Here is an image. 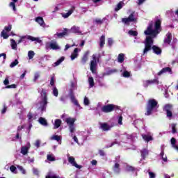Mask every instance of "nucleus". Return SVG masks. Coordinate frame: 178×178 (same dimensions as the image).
Returning a JSON list of instances; mask_svg holds the SVG:
<instances>
[{
    "instance_id": "39",
    "label": "nucleus",
    "mask_w": 178,
    "mask_h": 178,
    "mask_svg": "<svg viewBox=\"0 0 178 178\" xmlns=\"http://www.w3.org/2000/svg\"><path fill=\"white\" fill-rule=\"evenodd\" d=\"M88 82H89L90 87H93L95 86L94 78H92V76H90L88 78Z\"/></svg>"
},
{
    "instance_id": "7",
    "label": "nucleus",
    "mask_w": 178,
    "mask_h": 178,
    "mask_svg": "<svg viewBox=\"0 0 178 178\" xmlns=\"http://www.w3.org/2000/svg\"><path fill=\"white\" fill-rule=\"evenodd\" d=\"M92 60H90V70L92 73H95L97 71V63L99 62V58H97V56L95 54H93L92 56Z\"/></svg>"
},
{
    "instance_id": "5",
    "label": "nucleus",
    "mask_w": 178,
    "mask_h": 178,
    "mask_svg": "<svg viewBox=\"0 0 178 178\" xmlns=\"http://www.w3.org/2000/svg\"><path fill=\"white\" fill-rule=\"evenodd\" d=\"M41 98H42V106H41V111H45L47 108V105H48V97L47 96V90L42 89V92L40 93Z\"/></svg>"
},
{
    "instance_id": "22",
    "label": "nucleus",
    "mask_w": 178,
    "mask_h": 178,
    "mask_svg": "<svg viewBox=\"0 0 178 178\" xmlns=\"http://www.w3.org/2000/svg\"><path fill=\"white\" fill-rule=\"evenodd\" d=\"M113 170L114 173H116V175H119L120 173V164L118 163H115L113 167Z\"/></svg>"
},
{
    "instance_id": "9",
    "label": "nucleus",
    "mask_w": 178,
    "mask_h": 178,
    "mask_svg": "<svg viewBox=\"0 0 178 178\" xmlns=\"http://www.w3.org/2000/svg\"><path fill=\"white\" fill-rule=\"evenodd\" d=\"M24 40H30L31 41H36L39 44L41 43V40L39 38H35L31 35H24L21 36L20 39L18 40L17 44H20L24 41Z\"/></svg>"
},
{
    "instance_id": "48",
    "label": "nucleus",
    "mask_w": 178,
    "mask_h": 178,
    "mask_svg": "<svg viewBox=\"0 0 178 178\" xmlns=\"http://www.w3.org/2000/svg\"><path fill=\"white\" fill-rule=\"evenodd\" d=\"M47 158V161H50V162H54V161H55V157L52 156L51 154H48Z\"/></svg>"
},
{
    "instance_id": "20",
    "label": "nucleus",
    "mask_w": 178,
    "mask_h": 178,
    "mask_svg": "<svg viewBox=\"0 0 178 178\" xmlns=\"http://www.w3.org/2000/svg\"><path fill=\"white\" fill-rule=\"evenodd\" d=\"M36 23H38L41 27H45V22H44V18L42 17H37L35 18Z\"/></svg>"
},
{
    "instance_id": "27",
    "label": "nucleus",
    "mask_w": 178,
    "mask_h": 178,
    "mask_svg": "<svg viewBox=\"0 0 178 178\" xmlns=\"http://www.w3.org/2000/svg\"><path fill=\"white\" fill-rule=\"evenodd\" d=\"M99 45L101 49L104 48V45H105V35H102L99 38Z\"/></svg>"
},
{
    "instance_id": "42",
    "label": "nucleus",
    "mask_w": 178,
    "mask_h": 178,
    "mask_svg": "<svg viewBox=\"0 0 178 178\" xmlns=\"http://www.w3.org/2000/svg\"><path fill=\"white\" fill-rule=\"evenodd\" d=\"M107 42L109 48H111L112 45H113V39L111 38H108Z\"/></svg>"
},
{
    "instance_id": "29",
    "label": "nucleus",
    "mask_w": 178,
    "mask_h": 178,
    "mask_svg": "<svg viewBox=\"0 0 178 178\" xmlns=\"http://www.w3.org/2000/svg\"><path fill=\"white\" fill-rule=\"evenodd\" d=\"M60 124H62V120L56 119L54 122V129H59V127H60Z\"/></svg>"
},
{
    "instance_id": "30",
    "label": "nucleus",
    "mask_w": 178,
    "mask_h": 178,
    "mask_svg": "<svg viewBox=\"0 0 178 178\" xmlns=\"http://www.w3.org/2000/svg\"><path fill=\"white\" fill-rule=\"evenodd\" d=\"M29 147L27 146H23L21 147V154H22V155H27V154H29Z\"/></svg>"
},
{
    "instance_id": "54",
    "label": "nucleus",
    "mask_w": 178,
    "mask_h": 178,
    "mask_svg": "<svg viewBox=\"0 0 178 178\" xmlns=\"http://www.w3.org/2000/svg\"><path fill=\"white\" fill-rule=\"evenodd\" d=\"M33 175H35V176H38V175H40V171H38V169L37 168H33Z\"/></svg>"
},
{
    "instance_id": "10",
    "label": "nucleus",
    "mask_w": 178,
    "mask_h": 178,
    "mask_svg": "<svg viewBox=\"0 0 178 178\" xmlns=\"http://www.w3.org/2000/svg\"><path fill=\"white\" fill-rule=\"evenodd\" d=\"M12 30V25H8V26L4 27V30H3L1 33V36L3 37L4 40H7V38H9V35L6 33H9Z\"/></svg>"
},
{
    "instance_id": "46",
    "label": "nucleus",
    "mask_w": 178,
    "mask_h": 178,
    "mask_svg": "<svg viewBox=\"0 0 178 178\" xmlns=\"http://www.w3.org/2000/svg\"><path fill=\"white\" fill-rule=\"evenodd\" d=\"M127 172H134L136 168L131 165H128L127 166Z\"/></svg>"
},
{
    "instance_id": "34",
    "label": "nucleus",
    "mask_w": 178,
    "mask_h": 178,
    "mask_svg": "<svg viewBox=\"0 0 178 178\" xmlns=\"http://www.w3.org/2000/svg\"><path fill=\"white\" fill-rule=\"evenodd\" d=\"M160 156H161L163 162H168V156H165V152L163 151V149L161 150L160 153Z\"/></svg>"
},
{
    "instance_id": "15",
    "label": "nucleus",
    "mask_w": 178,
    "mask_h": 178,
    "mask_svg": "<svg viewBox=\"0 0 178 178\" xmlns=\"http://www.w3.org/2000/svg\"><path fill=\"white\" fill-rule=\"evenodd\" d=\"M159 81L158 79H152V80H147L143 83L144 87H148V86H150V84H159Z\"/></svg>"
},
{
    "instance_id": "21",
    "label": "nucleus",
    "mask_w": 178,
    "mask_h": 178,
    "mask_svg": "<svg viewBox=\"0 0 178 178\" xmlns=\"http://www.w3.org/2000/svg\"><path fill=\"white\" fill-rule=\"evenodd\" d=\"M100 127L103 131H108V130H111V126L106 122L100 124Z\"/></svg>"
},
{
    "instance_id": "16",
    "label": "nucleus",
    "mask_w": 178,
    "mask_h": 178,
    "mask_svg": "<svg viewBox=\"0 0 178 178\" xmlns=\"http://www.w3.org/2000/svg\"><path fill=\"white\" fill-rule=\"evenodd\" d=\"M49 48L50 49H53V51H58V49H60V47L58 45V43L56 42H51L49 45Z\"/></svg>"
},
{
    "instance_id": "56",
    "label": "nucleus",
    "mask_w": 178,
    "mask_h": 178,
    "mask_svg": "<svg viewBox=\"0 0 178 178\" xmlns=\"http://www.w3.org/2000/svg\"><path fill=\"white\" fill-rule=\"evenodd\" d=\"M38 79H40V74L35 73L34 75L33 81H37V80H38Z\"/></svg>"
},
{
    "instance_id": "59",
    "label": "nucleus",
    "mask_w": 178,
    "mask_h": 178,
    "mask_svg": "<svg viewBox=\"0 0 178 178\" xmlns=\"http://www.w3.org/2000/svg\"><path fill=\"white\" fill-rule=\"evenodd\" d=\"M171 144L172 147H175L176 145V138H171Z\"/></svg>"
},
{
    "instance_id": "64",
    "label": "nucleus",
    "mask_w": 178,
    "mask_h": 178,
    "mask_svg": "<svg viewBox=\"0 0 178 178\" xmlns=\"http://www.w3.org/2000/svg\"><path fill=\"white\" fill-rule=\"evenodd\" d=\"M149 178H154L155 177V173H154L152 172H149Z\"/></svg>"
},
{
    "instance_id": "38",
    "label": "nucleus",
    "mask_w": 178,
    "mask_h": 178,
    "mask_svg": "<svg viewBox=\"0 0 178 178\" xmlns=\"http://www.w3.org/2000/svg\"><path fill=\"white\" fill-rule=\"evenodd\" d=\"M63 60H65V57H60L56 62L54 63V66H59V64L61 62H63Z\"/></svg>"
},
{
    "instance_id": "4",
    "label": "nucleus",
    "mask_w": 178,
    "mask_h": 178,
    "mask_svg": "<svg viewBox=\"0 0 178 178\" xmlns=\"http://www.w3.org/2000/svg\"><path fill=\"white\" fill-rule=\"evenodd\" d=\"M120 109V106L115 104H108L107 105L103 106L101 108V111L104 113H110V112H113V111H119Z\"/></svg>"
},
{
    "instance_id": "63",
    "label": "nucleus",
    "mask_w": 178,
    "mask_h": 178,
    "mask_svg": "<svg viewBox=\"0 0 178 178\" xmlns=\"http://www.w3.org/2000/svg\"><path fill=\"white\" fill-rule=\"evenodd\" d=\"M3 84L4 86H8V84H9V79L6 78L5 80L3 81Z\"/></svg>"
},
{
    "instance_id": "18",
    "label": "nucleus",
    "mask_w": 178,
    "mask_h": 178,
    "mask_svg": "<svg viewBox=\"0 0 178 178\" xmlns=\"http://www.w3.org/2000/svg\"><path fill=\"white\" fill-rule=\"evenodd\" d=\"M166 38L164 40V44H168V45H170V42H172V33L170 32H168L165 35Z\"/></svg>"
},
{
    "instance_id": "35",
    "label": "nucleus",
    "mask_w": 178,
    "mask_h": 178,
    "mask_svg": "<svg viewBox=\"0 0 178 178\" xmlns=\"http://www.w3.org/2000/svg\"><path fill=\"white\" fill-rule=\"evenodd\" d=\"M15 2H17V0H13L12 2L10 3L9 6L10 8H13V10H14V12H16V4Z\"/></svg>"
},
{
    "instance_id": "32",
    "label": "nucleus",
    "mask_w": 178,
    "mask_h": 178,
    "mask_svg": "<svg viewBox=\"0 0 178 178\" xmlns=\"http://www.w3.org/2000/svg\"><path fill=\"white\" fill-rule=\"evenodd\" d=\"M39 123H40L42 126H48V122L45 118L40 117L39 118Z\"/></svg>"
},
{
    "instance_id": "17",
    "label": "nucleus",
    "mask_w": 178,
    "mask_h": 178,
    "mask_svg": "<svg viewBox=\"0 0 178 178\" xmlns=\"http://www.w3.org/2000/svg\"><path fill=\"white\" fill-rule=\"evenodd\" d=\"M172 73V68L169 67H166L163 68L160 72H158V76H162L163 73Z\"/></svg>"
},
{
    "instance_id": "1",
    "label": "nucleus",
    "mask_w": 178,
    "mask_h": 178,
    "mask_svg": "<svg viewBox=\"0 0 178 178\" xmlns=\"http://www.w3.org/2000/svg\"><path fill=\"white\" fill-rule=\"evenodd\" d=\"M162 24V21L158 19L154 22H154H150L147 26V30L144 31L145 35H152V37L155 38L161 31V25Z\"/></svg>"
},
{
    "instance_id": "11",
    "label": "nucleus",
    "mask_w": 178,
    "mask_h": 178,
    "mask_svg": "<svg viewBox=\"0 0 178 178\" xmlns=\"http://www.w3.org/2000/svg\"><path fill=\"white\" fill-rule=\"evenodd\" d=\"M69 95L71 99V102H72V104H74V105H75L76 106L80 107V104H79V101L76 99V97L74 96V92H73V90H70Z\"/></svg>"
},
{
    "instance_id": "6",
    "label": "nucleus",
    "mask_w": 178,
    "mask_h": 178,
    "mask_svg": "<svg viewBox=\"0 0 178 178\" xmlns=\"http://www.w3.org/2000/svg\"><path fill=\"white\" fill-rule=\"evenodd\" d=\"M163 112H165L167 118L169 120H172V118H173V105L170 104H167L163 107Z\"/></svg>"
},
{
    "instance_id": "44",
    "label": "nucleus",
    "mask_w": 178,
    "mask_h": 178,
    "mask_svg": "<svg viewBox=\"0 0 178 178\" xmlns=\"http://www.w3.org/2000/svg\"><path fill=\"white\" fill-rule=\"evenodd\" d=\"M17 168L19 169V172L22 173V175H26V170H24L23 166L18 165Z\"/></svg>"
},
{
    "instance_id": "24",
    "label": "nucleus",
    "mask_w": 178,
    "mask_h": 178,
    "mask_svg": "<svg viewBox=\"0 0 178 178\" xmlns=\"http://www.w3.org/2000/svg\"><path fill=\"white\" fill-rule=\"evenodd\" d=\"M79 56V48H75L73 53L71 54V60H74Z\"/></svg>"
},
{
    "instance_id": "41",
    "label": "nucleus",
    "mask_w": 178,
    "mask_h": 178,
    "mask_svg": "<svg viewBox=\"0 0 178 178\" xmlns=\"http://www.w3.org/2000/svg\"><path fill=\"white\" fill-rule=\"evenodd\" d=\"M34 55H35V53H34L33 51H29L28 52V56L29 59H33V58H34Z\"/></svg>"
},
{
    "instance_id": "58",
    "label": "nucleus",
    "mask_w": 178,
    "mask_h": 178,
    "mask_svg": "<svg viewBox=\"0 0 178 178\" xmlns=\"http://www.w3.org/2000/svg\"><path fill=\"white\" fill-rule=\"evenodd\" d=\"M123 116L120 115L119 118H118V124H123Z\"/></svg>"
},
{
    "instance_id": "61",
    "label": "nucleus",
    "mask_w": 178,
    "mask_h": 178,
    "mask_svg": "<svg viewBox=\"0 0 178 178\" xmlns=\"http://www.w3.org/2000/svg\"><path fill=\"white\" fill-rule=\"evenodd\" d=\"M99 154L100 156H105V152L102 149L99 150Z\"/></svg>"
},
{
    "instance_id": "37",
    "label": "nucleus",
    "mask_w": 178,
    "mask_h": 178,
    "mask_svg": "<svg viewBox=\"0 0 178 178\" xmlns=\"http://www.w3.org/2000/svg\"><path fill=\"white\" fill-rule=\"evenodd\" d=\"M128 34H129V35H132L133 37H137V35H138V33L133 30L129 31Z\"/></svg>"
},
{
    "instance_id": "57",
    "label": "nucleus",
    "mask_w": 178,
    "mask_h": 178,
    "mask_svg": "<svg viewBox=\"0 0 178 178\" xmlns=\"http://www.w3.org/2000/svg\"><path fill=\"white\" fill-rule=\"evenodd\" d=\"M95 23H97V24H102V23H104V20L101 19H96Z\"/></svg>"
},
{
    "instance_id": "33",
    "label": "nucleus",
    "mask_w": 178,
    "mask_h": 178,
    "mask_svg": "<svg viewBox=\"0 0 178 178\" xmlns=\"http://www.w3.org/2000/svg\"><path fill=\"white\" fill-rule=\"evenodd\" d=\"M118 62H119V63H123V62H124V54H120L118 55Z\"/></svg>"
},
{
    "instance_id": "43",
    "label": "nucleus",
    "mask_w": 178,
    "mask_h": 178,
    "mask_svg": "<svg viewBox=\"0 0 178 178\" xmlns=\"http://www.w3.org/2000/svg\"><path fill=\"white\" fill-rule=\"evenodd\" d=\"M172 133L173 134H176L177 133V130L176 129V124H172Z\"/></svg>"
},
{
    "instance_id": "45",
    "label": "nucleus",
    "mask_w": 178,
    "mask_h": 178,
    "mask_svg": "<svg viewBox=\"0 0 178 178\" xmlns=\"http://www.w3.org/2000/svg\"><path fill=\"white\" fill-rule=\"evenodd\" d=\"M59 94V92L58 91V88L56 87H54L53 88V95H54V97H58Z\"/></svg>"
},
{
    "instance_id": "8",
    "label": "nucleus",
    "mask_w": 178,
    "mask_h": 178,
    "mask_svg": "<svg viewBox=\"0 0 178 178\" xmlns=\"http://www.w3.org/2000/svg\"><path fill=\"white\" fill-rule=\"evenodd\" d=\"M67 124L69 126V130L70 133H74L76 128L74 127V122H76V118H67L65 119Z\"/></svg>"
},
{
    "instance_id": "36",
    "label": "nucleus",
    "mask_w": 178,
    "mask_h": 178,
    "mask_svg": "<svg viewBox=\"0 0 178 178\" xmlns=\"http://www.w3.org/2000/svg\"><path fill=\"white\" fill-rule=\"evenodd\" d=\"M123 8V2H120L118 3L117 7L115 8V12L120 10Z\"/></svg>"
},
{
    "instance_id": "52",
    "label": "nucleus",
    "mask_w": 178,
    "mask_h": 178,
    "mask_svg": "<svg viewBox=\"0 0 178 178\" xmlns=\"http://www.w3.org/2000/svg\"><path fill=\"white\" fill-rule=\"evenodd\" d=\"M6 88H17V85L12 84V85H7Z\"/></svg>"
},
{
    "instance_id": "25",
    "label": "nucleus",
    "mask_w": 178,
    "mask_h": 178,
    "mask_svg": "<svg viewBox=\"0 0 178 178\" xmlns=\"http://www.w3.org/2000/svg\"><path fill=\"white\" fill-rule=\"evenodd\" d=\"M73 12H74V7L71 8L67 13H62V17H64V19H67L69 16H70Z\"/></svg>"
},
{
    "instance_id": "26",
    "label": "nucleus",
    "mask_w": 178,
    "mask_h": 178,
    "mask_svg": "<svg viewBox=\"0 0 178 178\" xmlns=\"http://www.w3.org/2000/svg\"><path fill=\"white\" fill-rule=\"evenodd\" d=\"M71 33H74L75 34H81L80 31V27L74 26L70 29Z\"/></svg>"
},
{
    "instance_id": "53",
    "label": "nucleus",
    "mask_w": 178,
    "mask_h": 178,
    "mask_svg": "<svg viewBox=\"0 0 178 178\" xmlns=\"http://www.w3.org/2000/svg\"><path fill=\"white\" fill-rule=\"evenodd\" d=\"M10 172H12L13 173H16V166L15 165H11L10 167Z\"/></svg>"
},
{
    "instance_id": "13",
    "label": "nucleus",
    "mask_w": 178,
    "mask_h": 178,
    "mask_svg": "<svg viewBox=\"0 0 178 178\" xmlns=\"http://www.w3.org/2000/svg\"><path fill=\"white\" fill-rule=\"evenodd\" d=\"M136 19H134V14L131 13L127 18H122V22L127 24L128 23H131V22H134Z\"/></svg>"
},
{
    "instance_id": "55",
    "label": "nucleus",
    "mask_w": 178,
    "mask_h": 178,
    "mask_svg": "<svg viewBox=\"0 0 178 178\" xmlns=\"http://www.w3.org/2000/svg\"><path fill=\"white\" fill-rule=\"evenodd\" d=\"M71 137H73L74 141L75 143H76L77 144H79V139L77 138V136H73V133H72Z\"/></svg>"
},
{
    "instance_id": "28",
    "label": "nucleus",
    "mask_w": 178,
    "mask_h": 178,
    "mask_svg": "<svg viewBox=\"0 0 178 178\" xmlns=\"http://www.w3.org/2000/svg\"><path fill=\"white\" fill-rule=\"evenodd\" d=\"M142 137L144 141H146V143H149V141H152V140H154V138L149 135L143 134Z\"/></svg>"
},
{
    "instance_id": "2",
    "label": "nucleus",
    "mask_w": 178,
    "mask_h": 178,
    "mask_svg": "<svg viewBox=\"0 0 178 178\" xmlns=\"http://www.w3.org/2000/svg\"><path fill=\"white\" fill-rule=\"evenodd\" d=\"M154 44V40L152 37L147 36L145 42V49L143 50V54H147L149 51L153 50V52L156 54V55H161L162 54V49L159 48L158 46H152Z\"/></svg>"
},
{
    "instance_id": "50",
    "label": "nucleus",
    "mask_w": 178,
    "mask_h": 178,
    "mask_svg": "<svg viewBox=\"0 0 178 178\" xmlns=\"http://www.w3.org/2000/svg\"><path fill=\"white\" fill-rule=\"evenodd\" d=\"M50 85L51 86H55V76H51Z\"/></svg>"
},
{
    "instance_id": "31",
    "label": "nucleus",
    "mask_w": 178,
    "mask_h": 178,
    "mask_svg": "<svg viewBox=\"0 0 178 178\" xmlns=\"http://www.w3.org/2000/svg\"><path fill=\"white\" fill-rule=\"evenodd\" d=\"M10 42L12 49H15L16 51L17 49V43H16V40L14 39H11Z\"/></svg>"
},
{
    "instance_id": "49",
    "label": "nucleus",
    "mask_w": 178,
    "mask_h": 178,
    "mask_svg": "<svg viewBox=\"0 0 178 178\" xmlns=\"http://www.w3.org/2000/svg\"><path fill=\"white\" fill-rule=\"evenodd\" d=\"M83 104L86 106L90 105V100L87 98V97H84Z\"/></svg>"
},
{
    "instance_id": "19",
    "label": "nucleus",
    "mask_w": 178,
    "mask_h": 178,
    "mask_svg": "<svg viewBox=\"0 0 178 178\" xmlns=\"http://www.w3.org/2000/svg\"><path fill=\"white\" fill-rule=\"evenodd\" d=\"M149 154V152H148V149H142L140 150V156L143 158V159H145V158H147V156H148Z\"/></svg>"
},
{
    "instance_id": "62",
    "label": "nucleus",
    "mask_w": 178,
    "mask_h": 178,
    "mask_svg": "<svg viewBox=\"0 0 178 178\" xmlns=\"http://www.w3.org/2000/svg\"><path fill=\"white\" fill-rule=\"evenodd\" d=\"M40 140H36L35 143V146L37 147V148H40Z\"/></svg>"
},
{
    "instance_id": "3",
    "label": "nucleus",
    "mask_w": 178,
    "mask_h": 178,
    "mask_svg": "<svg viewBox=\"0 0 178 178\" xmlns=\"http://www.w3.org/2000/svg\"><path fill=\"white\" fill-rule=\"evenodd\" d=\"M156 106H158V101L154 99H149L146 104V112L145 115L146 116H150V115H152V111L154 109H156Z\"/></svg>"
},
{
    "instance_id": "51",
    "label": "nucleus",
    "mask_w": 178,
    "mask_h": 178,
    "mask_svg": "<svg viewBox=\"0 0 178 178\" xmlns=\"http://www.w3.org/2000/svg\"><path fill=\"white\" fill-rule=\"evenodd\" d=\"M122 75H123V77H126V78L130 77V72H129V71H124Z\"/></svg>"
},
{
    "instance_id": "12",
    "label": "nucleus",
    "mask_w": 178,
    "mask_h": 178,
    "mask_svg": "<svg viewBox=\"0 0 178 178\" xmlns=\"http://www.w3.org/2000/svg\"><path fill=\"white\" fill-rule=\"evenodd\" d=\"M68 162L69 163H71L72 166H74V168H76V169H81L83 168L82 165H80L76 163V159L73 156H69L68 157Z\"/></svg>"
},
{
    "instance_id": "23",
    "label": "nucleus",
    "mask_w": 178,
    "mask_h": 178,
    "mask_svg": "<svg viewBox=\"0 0 178 178\" xmlns=\"http://www.w3.org/2000/svg\"><path fill=\"white\" fill-rule=\"evenodd\" d=\"M67 31H69V29H64L63 32L58 33L56 34V35L58 38H63V37H65V35H69V34L67 33Z\"/></svg>"
},
{
    "instance_id": "14",
    "label": "nucleus",
    "mask_w": 178,
    "mask_h": 178,
    "mask_svg": "<svg viewBox=\"0 0 178 178\" xmlns=\"http://www.w3.org/2000/svg\"><path fill=\"white\" fill-rule=\"evenodd\" d=\"M90 55V51H87L84 53L83 56L81 58V65H86L87 61L88 60V56Z\"/></svg>"
},
{
    "instance_id": "60",
    "label": "nucleus",
    "mask_w": 178,
    "mask_h": 178,
    "mask_svg": "<svg viewBox=\"0 0 178 178\" xmlns=\"http://www.w3.org/2000/svg\"><path fill=\"white\" fill-rule=\"evenodd\" d=\"M45 178H59V176L48 175L45 177Z\"/></svg>"
},
{
    "instance_id": "47",
    "label": "nucleus",
    "mask_w": 178,
    "mask_h": 178,
    "mask_svg": "<svg viewBox=\"0 0 178 178\" xmlns=\"http://www.w3.org/2000/svg\"><path fill=\"white\" fill-rule=\"evenodd\" d=\"M51 140H55L56 141H59L60 140V136L58 135H54L51 138Z\"/></svg>"
},
{
    "instance_id": "40",
    "label": "nucleus",
    "mask_w": 178,
    "mask_h": 178,
    "mask_svg": "<svg viewBox=\"0 0 178 178\" xmlns=\"http://www.w3.org/2000/svg\"><path fill=\"white\" fill-rule=\"evenodd\" d=\"M19 65V60L15 59L13 62H12L10 65V67H15V66H17Z\"/></svg>"
}]
</instances>
